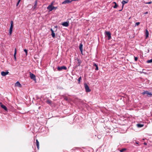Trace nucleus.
<instances>
[{
  "mask_svg": "<svg viewBox=\"0 0 152 152\" xmlns=\"http://www.w3.org/2000/svg\"><path fill=\"white\" fill-rule=\"evenodd\" d=\"M85 88L86 90V92H90L91 91L89 87L86 84H84Z\"/></svg>",
  "mask_w": 152,
  "mask_h": 152,
  "instance_id": "obj_4",
  "label": "nucleus"
},
{
  "mask_svg": "<svg viewBox=\"0 0 152 152\" xmlns=\"http://www.w3.org/2000/svg\"><path fill=\"white\" fill-rule=\"evenodd\" d=\"M46 102L48 104H51V101L50 100H48L46 101Z\"/></svg>",
  "mask_w": 152,
  "mask_h": 152,
  "instance_id": "obj_22",
  "label": "nucleus"
},
{
  "mask_svg": "<svg viewBox=\"0 0 152 152\" xmlns=\"http://www.w3.org/2000/svg\"><path fill=\"white\" fill-rule=\"evenodd\" d=\"M81 79V77H80L78 79V83H80Z\"/></svg>",
  "mask_w": 152,
  "mask_h": 152,
  "instance_id": "obj_27",
  "label": "nucleus"
},
{
  "mask_svg": "<svg viewBox=\"0 0 152 152\" xmlns=\"http://www.w3.org/2000/svg\"><path fill=\"white\" fill-rule=\"evenodd\" d=\"M105 35L107 36L108 40H110L111 38V34L109 31H106Z\"/></svg>",
  "mask_w": 152,
  "mask_h": 152,
  "instance_id": "obj_3",
  "label": "nucleus"
},
{
  "mask_svg": "<svg viewBox=\"0 0 152 152\" xmlns=\"http://www.w3.org/2000/svg\"><path fill=\"white\" fill-rule=\"evenodd\" d=\"M0 106H1V107L2 108L4 109L6 111H7L8 110H7V107H6V106H5V105H3L1 103H0Z\"/></svg>",
  "mask_w": 152,
  "mask_h": 152,
  "instance_id": "obj_7",
  "label": "nucleus"
},
{
  "mask_svg": "<svg viewBox=\"0 0 152 152\" xmlns=\"http://www.w3.org/2000/svg\"><path fill=\"white\" fill-rule=\"evenodd\" d=\"M24 51L26 53V55H27V50L26 49H24Z\"/></svg>",
  "mask_w": 152,
  "mask_h": 152,
  "instance_id": "obj_29",
  "label": "nucleus"
},
{
  "mask_svg": "<svg viewBox=\"0 0 152 152\" xmlns=\"http://www.w3.org/2000/svg\"><path fill=\"white\" fill-rule=\"evenodd\" d=\"M72 1L69 0H65L62 2V4H64L66 3H70Z\"/></svg>",
  "mask_w": 152,
  "mask_h": 152,
  "instance_id": "obj_12",
  "label": "nucleus"
},
{
  "mask_svg": "<svg viewBox=\"0 0 152 152\" xmlns=\"http://www.w3.org/2000/svg\"><path fill=\"white\" fill-rule=\"evenodd\" d=\"M142 94L144 95H146V96L150 97L152 95V93H151L147 91H144L142 93Z\"/></svg>",
  "mask_w": 152,
  "mask_h": 152,
  "instance_id": "obj_2",
  "label": "nucleus"
},
{
  "mask_svg": "<svg viewBox=\"0 0 152 152\" xmlns=\"http://www.w3.org/2000/svg\"><path fill=\"white\" fill-rule=\"evenodd\" d=\"M62 25L64 26L67 27L69 26V23L67 22H64L62 23Z\"/></svg>",
  "mask_w": 152,
  "mask_h": 152,
  "instance_id": "obj_14",
  "label": "nucleus"
},
{
  "mask_svg": "<svg viewBox=\"0 0 152 152\" xmlns=\"http://www.w3.org/2000/svg\"><path fill=\"white\" fill-rule=\"evenodd\" d=\"M148 13V12H145V14H147Z\"/></svg>",
  "mask_w": 152,
  "mask_h": 152,
  "instance_id": "obj_36",
  "label": "nucleus"
},
{
  "mask_svg": "<svg viewBox=\"0 0 152 152\" xmlns=\"http://www.w3.org/2000/svg\"><path fill=\"white\" fill-rule=\"evenodd\" d=\"M9 73L7 71L6 72H2L1 73V75L3 76H5L6 75L8 74Z\"/></svg>",
  "mask_w": 152,
  "mask_h": 152,
  "instance_id": "obj_8",
  "label": "nucleus"
},
{
  "mask_svg": "<svg viewBox=\"0 0 152 152\" xmlns=\"http://www.w3.org/2000/svg\"><path fill=\"white\" fill-rule=\"evenodd\" d=\"M147 62L148 63H150L152 62V58L151 59L148 60L147 61Z\"/></svg>",
  "mask_w": 152,
  "mask_h": 152,
  "instance_id": "obj_26",
  "label": "nucleus"
},
{
  "mask_svg": "<svg viewBox=\"0 0 152 152\" xmlns=\"http://www.w3.org/2000/svg\"><path fill=\"white\" fill-rule=\"evenodd\" d=\"M16 52H17L16 49V48H15V52H14V58H15V60H16Z\"/></svg>",
  "mask_w": 152,
  "mask_h": 152,
  "instance_id": "obj_18",
  "label": "nucleus"
},
{
  "mask_svg": "<svg viewBox=\"0 0 152 152\" xmlns=\"http://www.w3.org/2000/svg\"><path fill=\"white\" fill-rule=\"evenodd\" d=\"M129 1V0H123L121 3L122 4V8L123 7L125 4L127 3Z\"/></svg>",
  "mask_w": 152,
  "mask_h": 152,
  "instance_id": "obj_11",
  "label": "nucleus"
},
{
  "mask_svg": "<svg viewBox=\"0 0 152 152\" xmlns=\"http://www.w3.org/2000/svg\"><path fill=\"white\" fill-rule=\"evenodd\" d=\"M144 145H147V143L145 142H144Z\"/></svg>",
  "mask_w": 152,
  "mask_h": 152,
  "instance_id": "obj_35",
  "label": "nucleus"
},
{
  "mask_svg": "<svg viewBox=\"0 0 152 152\" xmlns=\"http://www.w3.org/2000/svg\"><path fill=\"white\" fill-rule=\"evenodd\" d=\"M148 35H149V32H148V31L146 29V31H145L146 38H147L148 37Z\"/></svg>",
  "mask_w": 152,
  "mask_h": 152,
  "instance_id": "obj_16",
  "label": "nucleus"
},
{
  "mask_svg": "<svg viewBox=\"0 0 152 152\" xmlns=\"http://www.w3.org/2000/svg\"><path fill=\"white\" fill-rule=\"evenodd\" d=\"M64 99L65 100H66V101H69L68 98L66 96H65L64 97Z\"/></svg>",
  "mask_w": 152,
  "mask_h": 152,
  "instance_id": "obj_28",
  "label": "nucleus"
},
{
  "mask_svg": "<svg viewBox=\"0 0 152 152\" xmlns=\"http://www.w3.org/2000/svg\"><path fill=\"white\" fill-rule=\"evenodd\" d=\"M58 8L57 7H55L53 6L49 5L47 7V9L49 11H51L53 10H56Z\"/></svg>",
  "mask_w": 152,
  "mask_h": 152,
  "instance_id": "obj_1",
  "label": "nucleus"
},
{
  "mask_svg": "<svg viewBox=\"0 0 152 152\" xmlns=\"http://www.w3.org/2000/svg\"><path fill=\"white\" fill-rule=\"evenodd\" d=\"M136 143L137 144H138V142H136Z\"/></svg>",
  "mask_w": 152,
  "mask_h": 152,
  "instance_id": "obj_38",
  "label": "nucleus"
},
{
  "mask_svg": "<svg viewBox=\"0 0 152 152\" xmlns=\"http://www.w3.org/2000/svg\"><path fill=\"white\" fill-rule=\"evenodd\" d=\"M126 150V149L123 148L120 150V152H124V151Z\"/></svg>",
  "mask_w": 152,
  "mask_h": 152,
  "instance_id": "obj_24",
  "label": "nucleus"
},
{
  "mask_svg": "<svg viewBox=\"0 0 152 152\" xmlns=\"http://www.w3.org/2000/svg\"><path fill=\"white\" fill-rule=\"evenodd\" d=\"M36 145H37V148L38 149H39V142L38 141V140H36Z\"/></svg>",
  "mask_w": 152,
  "mask_h": 152,
  "instance_id": "obj_17",
  "label": "nucleus"
},
{
  "mask_svg": "<svg viewBox=\"0 0 152 152\" xmlns=\"http://www.w3.org/2000/svg\"><path fill=\"white\" fill-rule=\"evenodd\" d=\"M50 30L51 31V35L53 38H54L55 37V34L54 33L53 30L52 28L50 29Z\"/></svg>",
  "mask_w": 152,
  "mask_h": 152,
  "instance_id": "obj_13",
  "label": "nucleus"
},
{
  "mask_svg": "<svg viewBox=\"0 0 152 152\" xmlns=\"http://www.w3.org/2000/svg\"><path fill=\"white\" fill-rule=\"evenodd\" d=\"M30 76V78L33 79V80H36V77L31 72H29Z\"/></svg>",
  "mask_w": 152,
  "mask_h": 152,
  "instance_id": "obj_6",
  "label": "nucleus"
},
{
  "mask_svg": "<svg viewBox=\"0 0 152 152\" xmlns=\"http://www.w3.org/2000/svg\"><path fill=\"white\" fill-rule=\"evenodd\" d=\"M94 66H96V68L95 69V70H98L99 69H98V67L97 65V64L95 63H94Z\"/></svg>",
  "mask_w": 152,
  "mask_h": 152,
  "instance_id": "obj_21",
  "label": "nucleus"
},
{
  "mask_svg": "<svg viewBox=\"0 0 152 152\" xmlns=\"http://www.w3.org/2000/svg\"><path fill=\"white\" fill-rule=\"evenodd\" d=\"M53 3H54V2H52L51 3V4L49 5H52V6H53Z\"/></svg>",
  "mask_w": 152,
  "mask_h": 152,
  "instance_id": "obj_31",
  "label": "nucleus"
},
{
  "mask_svg": "<svg viewBox=\"0 0 152 152\" xmlns=\"http://www.w3.org/2000/svg\"><path fill=\"white\" fill-rule=\"evenodd\" d=\"M137 57H135L134 58V60L135 61H137Z\"/></svg>",
  "mask_w": 152,
  "mask_h": 152,
  "instance_id": "obj_33",
  "label": "nucleus"
},
{
  "mask_svg": "<svg viewBox=\"0 0 152 152\" xmlns=\"http://www.w3.org/2000/svg\"><path fill=\"white\" fill-rule=\"evenodd\" d=\"M79 62V64H78V66H79V65H80V63H79V62Z\"/></svg>",
  "mask_w": 152,
  "mask_h": 152,
  "instance_id": "obj_37",
  "label": "nucleus"
},
{
  "mask_svg": "<svg viewBox=\"0 0 152 152\" xmlns=\"http://www.w3.org/2000/svg\"><path fill=\"white\" fill-rule=\"evenodd\" d=\"M37 4V1H35V4L34 5L33 7V8H34V9L36 8V7Z\"/></svg>",
  "mask_w": 152,
  "mask_h": 152,
  "instance_id": "obj_23",
  "label": "nucleus"
},
{
  "mask_svg": "<svg viewBox=\"0 0 152 152\" xmlns=\"http://www.w3.org/2000/svg\"><path fill=\"white\" fill-rule=\"evenodd\" d=\"M137 127L139 128H140L143 127L144 126L143 124H137Z\"/></svg>",
  "mask_w": 152,
  "mask_h": 152,
  "instance_id": "obj_19",
  "label": "nucleus"
},
{
  "mask_svg": "<svg viewBox=\"0 0 152 152\" xmlns=\"http://www.w3.org/2000/svg\"><path fill=\"white\" fill-rule=\"evenodd\" d=\"M83 44L82 43H80L79 45V49L82 54H83Z\"/></svg>",
  "mask_w": 152,
  "mask_h": 152,
  "instance_id": "obj_10",
  "label": "nucleus"
},
{
  "mask_svg": "<svg viewBox=\"0 0 152 152\" xmlns=\"http://www.w3.org/2000/svg\"><path fill=\"white\" fill-rule=\"evenodd\" d=\"M21 0H19V1H18V3H17V5H18L19 3L20 2V1Z\"/></svg>",
  "mask_w": 152,
  "mask_h": 152,
  "instance_id": "obj_34",
  "label": "nucleus"
},
{
  "mask_svg": "<svg viewBox=\"0 0 152 152\" xmlns=\"http://www.w3.org/2000/svg\"><path fill=\"white\" fill-rule=\"evenodd\" d=\"M112 4H114V5L113 6V7L114 8H116L118 7V5L117 4V3L115 2H114L112 3Z\"/></svg>",
  "mask_w": 152,
  "mask_h": 152,
  "instance_id": "obj_15",
  "label": "nucleus"
},
{
  "mask_svg": "<svg viewBox=\"0 0 152 152\" xmlns=\"http://www.w3.org/2000/svg\"><path fill=\"white\" fill-rule=\"evenodd\" d=\"M12 29H10V30H9V34H10V35H11V34L12 33Z\"/></svg>",
  "mask_w": 152,
  "mask_h": 152,
  "instance_id": "obj_25",
  "label": "nucleus"
},
{
  "mask_svg": "<svg viewBox=\"0 0 152 152\" xmlns=\"http://www.w3.org/2000/svg\"><path fill=\"white\" fill-rule=\"evenodd\" d=\"M66 67L64 66H62L61 67H58L57 68L58 70L59 71H61L62 69L66 70Z\"/></svg>",
  "mask_w": 152,
  "mask_h": 152,
  "instance_id": "obj_5",
  "label": "nucleus"
},
{
  "mask_svg": "<svg viewBox=\"0 0 152 152\" xmlns=\"http://www.w3.org/2000/svg\"><path fill=\"white\" fill-rule=\"evenodd\" d=\"M15 86H17L20 88L22 87L21 84L18 81H17V82H16V83L15 84Z\"/></svg>",
  "mask_w": 152,
  "mask_h": 152,
  "instance_id": "obj_9",
  "label": "nucleus"
},
{
  "mask_svg": "<svg viewBox=\"0 0 152 152\" xmlns=\"http://www.w3.org/2000/svg\"><path fill=\"white\" fill-rule=\"evenodd\" d=\"M13 27V22L12 21L11 22V25L10 28V29H12Z\"/></svg>",
  "mask_w": 152,
  "mask_h": 152,
  "instance_id": "obj_20",
  "label": "nucleus"
},
{
  "mask_svg": "<svg viewBox=\"0 0 152 152\" xmlns=\"http://www.w3.org/2000/svg\"><path fill=\"white\" fill-rule=\"evenodd\" d=\"M140 24V22H137L135 23V26H138V25H139V24Z\"/></svg>",
  "mask_w": 152,
  "mask_h": 152,
  "instance_id": "obj_30",
  "label": "nucleus"
},
{
  "mask_svg": "<svg viewBox=\"0 0 152 152\" xmlns=\"http://www.w3.org/2000/svg\"><path fill=\"white\" fill-rule=\"evenodd\" d=\"M151 1H150V2H147V3H145L146 4H151Z\"/></svg>",
  "mask_w": 152,
  "mask_h": 152,
  "instance_id": "obj_32",
  "label": "nucleus"
}]
</instances>
